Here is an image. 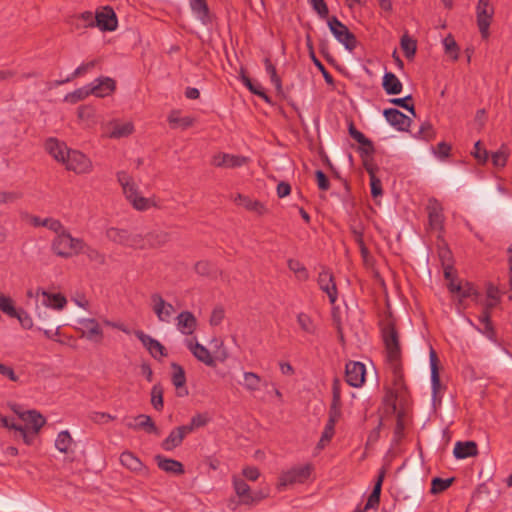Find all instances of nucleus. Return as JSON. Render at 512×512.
I'll list each match as a JSON object with an SVG mask.
<instances>
[{"label":"nucleus","instance_id":"nucleus-46","mask_svg":"<svg viewBox=\"0 0 512 512\" xmlns=\"http://www.w3.org/2000/svg\"><path fill=\"white\" fill-rule=\"evenodd\" d=\"M239 199L241 201V205H243L248 211L255 212L258 215H264L267 213L266 206L258 200H252L241 195L239 196Z\"/></svg>","mask_w":512,"mask_h":512},{"label":"nucleus","instance_id":"nucleus-5","mask_svg":"<svg viewBox=\"0 0 512 512\" xmlns=\"http://www.w3.org/2000/svg\"><path fill=\"white\" fill-rule=\"evenodd\" d=\"M327 24L336 40L347 50L351 52L357 47L358 42L355 35L336 16L330 17Z\"/></svg>","mask_w":512,"mask_h":512},{"label":"nucleus","instance_id":"nucleus-12","mask_svg":"<svg viewBox=\"0 0 512 512\" xmlns=\"http://www.w3.org/2000/svg\"><path fill=\"white\" fill-rule=\"evenodd\" d=\"M80 327L77 330L81 333V337L89 341L100 343L103 339V331L98 321L94 318H82L78 320Z\"/></svg>","mask_w":512,"mask_h":512},{"label":"nucleus","instance_id":"nucleus-38","mask_svg":"<svg viewBox=\"0 0 512 512\" xmlns=\"http://www.w3.org/2000/svg\"><path fill=\"white\" fill-rule=\"evenodd\" d=\"M431 383L434 396L438 393L441 383L438 368V357L435 350H430Z\"/></svg>","mask_w":512,"mask_h":512},{"label":"nucleus","instance_id":"nucleus-24","mask_svg":"<svg viewBox=\"0 0 512 512\" xmlns=\"http://www.w3.org/2000/svg\"><path fill=\"white\" fill-rule=\"evenodd\" d=\"M247 162V158L238 155H232L227 153H219L212 159V164L215 167L235 168L244 165Z\"/></svg>","mask_w":512,"mask_h":512},{"label":"nucleus","instance_id":"nucleus-51","mask_svg":"<svg viewBox=\"0 0 512 512\" xmlns=\"http://www.w3.org/2000/svg\"><path fill=\"white\" fill-rule=\"evenodd\" d=\"M335 425L336 423L334 422H331V421H327L325 427H324V431L322 432V435H321V438L318 442V448L320 449H323L325 446H327L331 439L333 438L334 434H335Z\"/></svg>","mask_w":512,"mask_h":512},{"label":"nucleus","instance_id":"nucleus-27","mask_svg":"<svg viewBox=\"0 0 512 512\" xmlns=\"http://www.w3.org/2000/svg\"><path fill=\"white\" fill-rule=\"evenodd\" d=\"M154 460L157 466L166 473L182 475L185 472L183 464L178 460L167 458L160 454L156 455Z\"/></svg>","mask_w":512,"mask_h":512},{"label":"nucleus","instance_id":"nucleus-54","mask_svg":"<svg viewBox=\"0 0 512 512\" xmlns=\"http://www.w3.org/2000/svg\"><path fill=\"white\" fill-rule=\"evenodd\" d=\"M443 45L446 54L450 55L453 60H457L459 57V47L452 35H448L443 40Z\"/></svg>","mask_w":512,"mask_h":512},{"label":"nucleus","instance_id":"nucleus-36","mask_svg":"<svg viewBox=\"0 0 512 512\" xmlns=\"http://www.w3.org/2000/svg\"><path fill=\"white\" fill-rule=\"evenodd\" d=\"M189 4L192 12L203 24L209 23V7L206 0H190Z\"/></svg>","mask_w":512,"mask_h":512},{"label":"nucleus","instance_id":"nucleus-60","mask_svg":"<svg viewBox=\"0 0 512 512\" xmlns=\"http://www.w3.org/2000/svg\"><path fill=\"white\" fill-rule=\"evenodd\" d=\"M43 227H46L50 231L54 232L56 235L65 229L61 221L55 218H44Z\"/></svg>","mask_w":512,"mask_h":512},{"label":"nucleus","instance_id":"nucleus-34","mask_svg":"<svg viewBox=\"0 0 512 512\" xmlns=\"http://www.w3.org/2000/svg\"><path fill=\"white\" fill-rule=\"evenodd\" d=\"M382 86L388 95L401 93L403 85L398 77L392 72H386L383 76Z\"/></svg>","mask_w":512,"mask_h":512},{"label":"nucleus","instance_id":"nucleus-6","mask_svg":"<svg viewBox=\"0 0 512 512\" xmlns=\"http://www.w3.org/2000/svg\"><path fill=\"white\" fill-rule=\"evenodd\" d=\"M0 311L11 318H16L21 327L26 330L33 328V319L24 309H16L14 301L0 292Z\"/></svg>","mask_w":512,"mask_h":512},{"label":"nucleus","instance_id":"nucleus-32","mask_svg":"<svg viewBox=\"0 0 512 512\" xmlns=\"http://www.w3.org/2000/svg\"><path fill=\"white\" fill-rule=\"evenodd\" d=\"M133 131L134 126L131 122H113L110 124L109 130H107L106 136L109 138L119 139L131 135Z\"/></svg>","mask_w":512,"mask_h":512},{"label":"nucleus","instance_id":"nucleus-7","mask_svg":"<svg viewBox=\"0 0 512 512\" xmlns=\"http://www.w3.org/2000/svg\"><path fill=\"white\" fill-rule=\"evenodd\" d=\"M63 164L67 170L76 174H88L93 169L92 161L78 150L71 149Z\"/></svg>","mask_w":512,"mask_h":512},{"label":"nucleus","instance_id":"nucleus-64","mask_svg":"<svg viewBox=\"0 0 512 512\" xmlns=\"http://www.w3.org/2000/svg\"><path fill=\"white\" fill-rule=\"evenodd\" d=\"M473 155L480 163H486V161L488 160V156H489L488 151L482 147V144L480 141H477L475 143Z\"/></svg>","mask_w":512,"mask_h":512},{"label":"nucleus","instance_id":"nucleus-17","mask_svg":"<svg viewBox=\"0 0 512 512\" xmlns=\"http://www.w3.org/2000/svg\"><path fill=\"white\" fill-rule=\"evenodd\" d=\"M318 285L320 289L328 295L331 304L337 300L338 292L334 276L328 269H323L318 275Z\"/></svg>","mask_w":512,"mask_h":512},{"label":"nucleus","instance_id":"nucleus-25","mask_svg":"<svg viewBox=\"0 0 512 512\" xmlns=\"http://www.w3.org/2000/svg\"><path fill=\"white\" fill-rule=\"evenodd\" d=\"M177 329L184 335H191L197 327L196 317L190 311H182L176 317Z\"/></svg>","mask_w":512,"mask_h":512},{"label":"nucleus","instance_id":"nucleus-45","mask_svg":"<svg viewBox=\"0 0 512 512\" xmlns=\"http://www.w3.org/2000/svg\"><path fill=\"white\" fill-rule=\"evenodd\" d=\"M81 254H85L87 259L90 262H93L97 265H105L106 264V256L104 253L100 252L98 249L91 247L85 243V248L81 252Z\"/></svg>","mask_w":512,"mask_h":512},{"label":"nucleus","instance_id":"nucleus-23","mask_svg":"<svg viewBox=\"0 0 512 512\" xmlns=\"http://www.w3.org/2000/svg\"><path fill=\"white\" fill-rule=\"evenodd\" d=\"M89 92L96 97H105L111 94L115 88L116 84L112 78L109 77H101L95 80V83L89 85Z\"/></svg>","mask_w":512,"mask_h":512},{"label":"nucleus","instance_id":"nucleus-28","mask_svg":"<svg viewBox=\"0 0 512 512\" xmlns=\"http://www.w3.org/2000/svg\"><path fill=\"white\" fill-rule=\"evenodd\" d=\"M19 418L26 424L31 425L33 435H37L40 429L45 425V417L36 410H28L18 413Z\"/></svg>","mask_w":512,"mask_h":512},{"label":"nucleus","instance_id":"nucleus-41","mask_svg":"<svg viewBox=\"0 0 512 512\" xmlns=\"http://www.w3.org/2000/svg\"><path fill=\"white\" fill-rule=\"evenodd\" d=\"M73 444V439L69 431H61L55 440V447L61 453H68Z\"/></svg>","mask_w":512,"mask_h":512},{"label":"nucleus","instance_id":"nucleus-26","mask_svg":"<svg viewBox=\"0 0 512 512\" xmlns=\"http://www.w3.org/2000/svg\"><path fill=\"white\" fill-rule=\"evenodd\" d=\"M187 347L198 361L204 363L209 367H214L216 365L212 354L202 344L198 342L194 343L192 340H188Z\"/></svg>","mask_w":512,"mask_h":512},{"label":"nucleus","instance_id":"nucleus-11","mask_svg":"<svg viewBox=\"0 0 512 512\" xmlns=\"http://www.w3.org/2000/svg\"><path fill=\"white\" fill-rule=\"evenodd\" d=\"M426 209L428 213L429 229L442 232L444 230L445 216L443 214V207L441 203L438 200L431 198L428 200Z\"/></svg>","mask_w":512,"mask_h":512},{"label":"nucleus","instance_id":"nucleus-53","mask_svg":"<svg viewBox=\"0 0 512 512\" xmlns=\"http://www.w3.org/2000/svg\"><path fill=\"white\" fill-rule=\"evenodd\" d=\"M151 404L157 411L163 409V388L160 384H155L151 389Z\"/></svg>","mask_w":512,"mask_h":512},{"label":"nucleus","instance_id":"nucleus-40","mask_svg":"<svg viewBox=\"0 0 512 512\" xmlns=\"http://www.w3.org/2000/svg\"><path fill=\"white\" fill-rule=\"evenodd\" d=\"M97 63H98V60H91L89 62L82 63L65 80L56 81V85H62L64 83L72 81L75 78H78V77H81V76L87 74L89 71H91L97 65Z\"/></svg>","mask_w":512,"mask_h":512},{"label":"nucleus","instance_id":"nucleus-15","mask_svg":"<svg viewBox=\"0 0 512 512\" xmlns=\"http://www.w3.org/2000/svg\"><path fill=\"white\" fill-rule=\"evenodd\" d=\"M95 21L96 26L102 31H114L118 25L116 14L109 6L96 11Z\"/></svg>","mask_w":512,"mask_h":512},{"label":"nucleus","instance_id":"nucleus-48","mask_svg":"<svg viewBox=\"0 0 512 512\" xmlns=\"http://www.w3.org/2000/svg\"><path fill=\"white\" fill-rule=\"evenodd\" d=\"M89 90H90L89 85L78 88V89L74 90L73 92L68 93L64 97V101L68 102L70 104H76L79 101L86 99L89 95H92V93L89 92Z\"/></svg>","mask_w":512,"mask_h":512},{"label":"nucleus","instance_id":"nucleus-19","mask_svg":"<svg viewBox=\"0 0 512 512\" xmlns=\"http://www.w3.org/2000/svg\"><path fill=\"white\" fill-rule=\"evenodd\" d=\"M383 115L387 122L399 131H407L411 125V119L398 109H385Z\"/></svg>","mask_w":512,"mask_h":512},{"label":"nucleus","instance_id":"nucleus-42","mask_svg":"<svg viewBox=\"0 0 512 512\" xmlns=\"http://www.w3.org/2000/svg\"><path fill=\"white\" fill-rule=\"evenodd\" d=\"M241 81L242 83L249 89V91L259 97H261L263 100H265L267 103H270V98L264 91L263 87L259 83H254L252 80L242 73L241 75Z\"/></svg>","mask_w":512,"mask_h":512},{"label":"nucleus","instance_id":"nucleus-21","mask_svg":"<svg viewBox=\"0 0 512 512\" xmlns=\"http://www.w3.org/2000/svg\"><path fill=\"white\" fill-rule=\"evenodd\" d=\"M120 463L122 466H124L133 473L148 475L147 467L134 453L130 451H124L123 453H121Z\"/></svg>","mask_w":512,"mask_h":512},{"label":"nucleus","instance_id":"nucleus-14","mask_svg":"<svg viewBox=\"0 0 512 512\" xmlns=\"http://www.w3.org/2000/svg\"><path fill=\"white\" fill-rule=\"evenodd\" d=\"M134 335L142 343V345L148 350L150 355L155 359L167 356L166 348L156 339L150 335L144 333L142 330H135Z\"/></svg>","mask_w":512,"mask_h":512},{"label":"nucleus","instance_id":"nucleus-22","mask_svg":"<svg viewBox=\"0 0 512 512\" xmlns=\"http://www.w3.org/2000/svg\"><path fill=\"white\" fill-rule=\"evenodd\" d=\"M189 434V428L185 426H178L174 428L169 435L162 441L161 447L165 451H172L181 445L184 438Z\"/></svg>","mask_w":512,"mask_h":512},{"label":"nucleus","instance_id":"nucleus-37","mask_svg":"<svg viewBox=\"0 0 512 512\" xmlns=\"http://www.w3.org/2000/svg\"><path fill=\"white\" fill-rule=\"evenodd\" d=\"M147 248L159 247L170 240V234L166 231H152L144 235Z\"/></svg>","mask_w":512,"mask_h":512},{"label":"nucleus","instance_id":"nucleus-49","mask_svg":"<svg viewBox=\"0 0 512 512\" xmlns=\"http://www.w3.org/2000/svg\"><path fill=\"white\" fill-rule=\"evenodd\" d=\"M307 45L310 49V56H311V59H312L314 65L322 73L326 83L332 85L334 83V79H333L332 75L327 71L325 66L322 64V62L315 56L313 49H312V45L310 44V36L309 35L307 36Z\"/></svg>","mask_w":512,"mask_h":512},{"label":"nucleus","instance_id":"nucleus-63","mask_svg":"<svg viewBox=\"0 0 512 512\" xmlns=\"http://www.w3.org/2000/svg\"><path fill=\"white\" fill-rule=\"evenodd\" d=\"M21 198V194L15 191H0V205L14 203Z\"/></svg>","mask_w":512,"mask_h":512},{"label":"nucleus","instance_id":"nucleus-20","mask_svg":"<svg viewBox=\"0 0 512 512\" xmlns=\"http://www.w3.org/2000/svg\"><path fill=\"white\" fill-rule=\"evenodd\" d=\"M46 151L59 163H64L71 149L56 138H49L45 142Z\"/></svg>","mask_w":512,"mask_h":512},{"label":"nucleus","instance_id":"nucleus-52","mask_svg":"<svg viewBox=\"0 0 512 512\" xmlns=\"http://www.w3.org/2000/svg\"><path fill=\"white\" fill-rule=\"evenodd\" d=\"M14 432V439H22L27 445H31L36 435H33L26 427L16 424L12 430Z\"/></svg>","mask_w":512,"mask_h":512},{"label":"nucleus","instance_id":"nucleus-57","mask_svg":"<svg viewBox=\"0 0 512 512\" xmlns=\"http://www.w3.org/2000/svg\"><path fill=\"white\" fill-rule=\"evenodd\" d=\"M264 64H265L266 72L270 76L271 82L275 85L277 90H280L282 87V83H281V79L277 75L275 66L271 63L269 58H265Z\"/></svg>","mask_w":512,"mask_h":512},{"label":"nucleus","instance_id":"nucleus-29","mask_svg":"<svg viewBox=\"0 0 512 512\" xmlns=\"http://www.w3.org/2000/svg\"><path fill=\"white\" fill-rule=\"evenodd\" d=\"M126 426L130 429L134 430H144L150 434H158V428L155 423L151 419L150 416L145 414H140L133 419V422H127Z\"/></svg>","mask_w":512,"mask_h":512},{"label":"nucleus","instance_id":"nucleus-44","mask_svg":"<svg viewBox=\"0 0 512 512\" xmlns=\"http://www.w3.org/2000/svg\"><path fill=\"white\" fill-rule=\"evenodd\" d=\"M297 323L301 330L307 334L314 335L317 330V326L314 320L306 313H299L297 315Z\"/></svg>","mask_w":512,"mask_h":512},{"label":"nucleus","instance_id":"nucleus-3","mask_svg":"<svg viewBox=\"0 0 512 512\" xmlns=\"http://www.w3.org/2000/svg\"><path fill=\"white\" fill-rule=\"evenodd\" d=\"M106 238L118 245L132 249H146L147 244L144 235L127 229L110 227L106 230Z\"/></svg>","mask_w":512,"mask_h":512},{"label":"nucleus","instance_id":"nucleus-39","mask_svg":"<svg viewBox=\"0 0 512 512\" xmlns=\"http://www.w3.org/2000/svg\"><path fill=\"white\" fill-rule=\"evenodd\" d=\"M448 288L450 292L457 293L461 299L471 297L472 295L476 294V290L474 286L469 283L465 282L462 283H455V282H449Z\"/></svg>","mask_w":512,"mask_h":512},{"label":"nucleus","instance_id":"nucleus-56","mask_svg":"<svg viewBox=\"0 0 512 512\" xmlns=\"http://www.w3.org/2000/svg\"><path fill=\"white\" fill-rule=\"evenodd\" d=\"M453 482V478L442 479L439 477L433 478L431 482V493L438 494L445 491Z\"/></svg>","mask_w":512,"mask_h":512},{"label":"nucleus","instance_id":"nucleus-2","mask_svg":"<svg viewBox=\"0 0 512 512\" xmlns=\"http://www.w3.org/2000/svg\"><path fill=\"white\" fill-rule=\"evenodd\" d=\"M84 248V240L73 237L66 228L57 234L51 242L52 252L56 256L64 259H69L81 254Z\"/></svg>","mask_w":512,"mask_h":512},{"label":"nucleus","instance_id":"nucleus-18","mask_svg":"<svg viewBox=\"0 0 512 512\" xmlns=\"http://www.w3.org/2000/svg\"><path fill=\"white\" fill-rule=\"evenodd\" d=\"M39 296H42V304L47 308L60 311L67 305V299L61 293H51L45 289L37 288L36 297Z\"/></svg>","mask_w":512,"mask_h":512},{"label":"nucleus","instance_id":"nucleus-33","mask_svg":"<svg viewBox=\"0 0 512 512\" xmlns=\"http://www.w3.org/2000/svg\"><path fill=\"white\" fill-rule=\"evenodd\" d=\"M167 120L171 128H181L182 130L193 126L195 123V118L191 116L182 117L179 110H172L169 113Z\"/></svg>","mask_w":512,"mask_h":512},{"label":"nucleus","instance_id":"nucleus-58","mask_svg":"<svg viewBox=\"0 0 512 512\" xmlns=\"http://www.w3.org/2000/svg\"><path fill=\"white\" fill-rule=\"evenodd\" d=\"M417 137L426 141L434 139L435 131L433 129V126L428 122L423 123L420 126L419 131L417 132Z\"/></svg>","mask_w":512,"mask_h":512},{"label":"nucleus","instance_id":"nucleus-47","mask_svg":"<svg viewBox=\"0 0 512 512\" xmlns=\"http://www.w3.org/2000/svg\"><path fill=\"white\" fill-rule=\"evenodd\" d=\"M288 268L295 274L296 278L300 281H306L309 278V273L306 267L296 259H289Z\"/></svg>","mask_w":512,"mask_h":512},{"label":"nucleus","instance_id":"nucleus-35","mask_svg":"<svg viewBox=\"0 0 512 512\" xmlns=\"http://www.w3.org/2000/svg\"><path fill=\"white\" fill-rule=\"evenodd\" d=\"M385 477V470H380L374 488L367 500L365 509L375 508L379 505L382 483Z\"/></svg>","mask_w":512,"mask_h":512},{"label":"nucleus","instance_id":"nucleus-1","mask_svg":"<svg viewBox=\"0 0 512 512\" xmlns=\"http://www.w3.org/2000/svg\"><path fill=\"white\" fill-rule=\"evenodd\" d=\"M117 180L122 187L123 194L127 201L138 211H146L151 207H156L153 198H145L141 195L138 185L132 176L125 171L117 173Z\"/></svg>","mask_w":512,"mask_h":512},{"label":"nucleus","instance_id":"nucleus-4","mask_svg":"<svg viewBox=\"0 0 512 512\" xmlns=\"http://www.w3.org/2000/svg\"><path fill=\"white\" fill-rule=\"evenodd\" d=\"M382 338L385 344L388 361L398 362L401 356L399 334L391 319L385 320L382 324Z\"/></svg>","mask_w":512,"mask_h":512},{"label":"nucleus","instance_id":"nucleus-10","mask_svg":"<svg viewBox=\"0 0 512 512\" xmlns=\"http://www.w3.org/2000/svg\"><path fill=\"white\" fill-rule=\"evenodd\" d=\"M233 485L237 496L244 504L257 503L267 496L263 491L251 492L249 485L238 477H233Z\"/></svg>","mask_w":512,"mask_h":512},{"label":"nucleus","instance_id":"nucleus-9","mask_svg":"<svg viewBox=\"0 0 512 512\" xmlns=\"http://www.w3.org/2000/svg\"><path fill=\"white\" fill-rule=\"evenodd\" d=\"M477 25L481 36L487 39L489 36V27L494 15V8L489 0H479L477 7Z\"/></svg>","mask_w":512,"mask_h":512},{"label":"nucleus","instance_id":"nucleus-55","mask_svg":"<svg viewBox=\"0 0 512 512\" xmlns=\"http://www.w3.org/2000/svg\"><path fill=\"white\" fill-rule=\"evenodd\" d=\"M401 48L408 59L413 58L417 49L416 41L404 35L401 38Z\"/></svg>","mask_w":512,"mask_h":512},{"label":"nucleus","instance_id":"nucleus-31","mask_svg":"<svg viewBox=\"0 0 512 512\" xmlns=\"http://www.w3.org/2000/svg\"><path fill=\"white\" fill-rule=\"evenodd\" d=\"M453 454L457 459H465L478 454L477 444L474 441L456 442Z\"/></svg>","mask_w":512,"mask_h":512},{"label":"nucleus","instance_id":"nucleus-30","mask_svg":"<svg viewBox=\"0 0 512 512\" xmlns=\"http://www.w3.org/2000/svg\"><path fill=\"white\" fill-rule=\"evenodd\" d=\"M171 367L173 369L171 380H172L173 385L177 389V395L179 397L187 396L188 390L185 386L186 385V375H185L184 369L182 368V366H180L177 363H172Z\"/></svg>","mask_w":512,"mask_h":512},{"label":"nucleus","instance_id":"nucleus-50","mask_svg":"<svg viewBox=\"0 0 512 512\" xmlns=\"http://www.w3.org/2000/svg\"><path fill=\"white\" fill-rule=\"evenodd\" d=\"M509 149L506 145H502L499 150L493 152L491 155V160L493 165L496 168H503L508 160Z\"/></svg>","mask_w":512,"mask_h":512},{"label":"nucleus","instance_id":"nucleus-62","mask_svg":"<svg viewBox=\"0 0 512 512\" xmlns=\"http://www.w3.org/2000/svg\"><path fill=\"white\" fill-rule=\"evenodd\" d=\"M207 423V418L202 414H196L191 418L189 424L184 425L185 428H189V434L192 433L195 429L205 426Z\"/></svg>","mask_w":512,"mask_h":512},{"label":"nucleus","instance_id":"nucleus-8","mask_svg":"<svg viewBox=\"0 0 512 512\" xmlns=\"http://www.w3.org/2000/svg\"><path fill=\"white\" fill-rule=\"evenodd\" d=\"M313 470L312 464H304L295 466L281 474L279 478L280 486L304 483L311 475Z\"/></svg>","mask_w":512,"mask_h":512},{"label":"nucleus","instance_id":"nucleus-59","mask_svg":"<svg viewBox=\"0 0 512 512\" xmlns=\"http://www.w3.org/2000/svg\"><path fill=\"white\" fill-rule=\"evenodd\" d=\"M393 368V383H394V389L395 391L399 392L403 388V379L402 374L398 362H390Z\"/></svg>","mask_w":512,"mask_h":512},{"label":"nucleus","instance_id":"nucleus-43","mask_svg":"<svg viewBox=\"0 0 512 512\" xmlns=\"http://www.w3.org/2000/svg\"><path fill=\"white\" fill-rule=\"evenodd\" d=\"M243 378V386L247 391L255 392L260 389L262 379L258 374L254 372H244Z\"/></svg>","mask_w":512,"mask_h":512},{"label":"nucleus","instance_id":"nucleus-16","mask_svg":"<svg viewBox=\"0 0 512 512\" xmlns=\"http://www.w3.org/2000/svg\"><path fill=\"white\" fill-rule=\"evenodd\" d=\"M365 365L361 362H349L346 364L345 377L352 387H360L365 381Z\"/></svg>","mask_w":512,"mask_h":512},{"label":"nucleus","instance_id":"nucleus-13","mask_svg":"<svg viewBox=\"0 0 512 512\" xmlns=\"http://www.w3.org/2000/svg\"><path fill=\"white\" fill-rule=\"evenodd\" d=\"M152 310L156 314L160 322L169 323L175 312V308L171 303H168L159 293L151 295Z\"/></svg>","mask_w":512,"mask_h":512},{"label":"nucleus","instance_id":"nucleus-61","mask_svg":"<svg viewBox=\"0 0 512 512\" xmlns=\"http://www.w3.org/2000/svg\"><path fill=\"white\" fill-rule=\"evenodd\" d=\"M412 100V96L408 95L404 98H393L390 100V102L396 106H399L401 108L406 109L409 111L412 115H416L415 108L413 104H408V101Z\"/></svg>","mask_w":512,"mask_h":512}]
</instances>
